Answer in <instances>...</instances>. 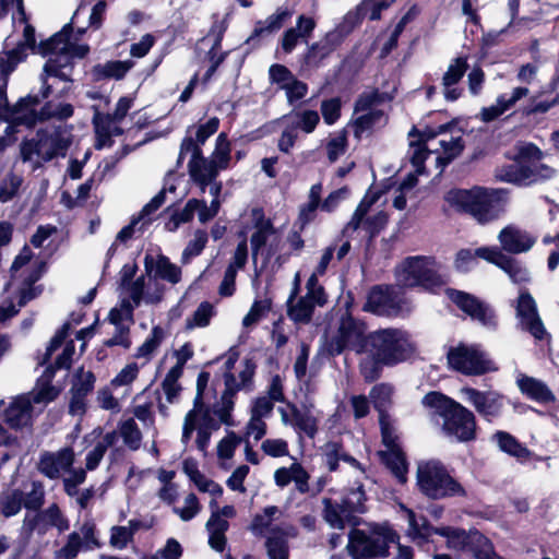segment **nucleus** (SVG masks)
I'll list each match as a JSON object with an SVG mask.
<instances>
[{
  "label": "nucleus",
  "mask_w": 559,
  "mask_h": 559,
  "mask_svg": "<svg viewBox=\"0 0 559 559\" xmlns=\"http://www.w3.org/2000/svg\"><path fill=\"white\" fill-rule=\"evenodd\" d=\"M40 51L47 57L40 75V95L41 98H47L52 94L53 88V82H50V80L71 83L73 58L85 57L90 48L87 45L76 43V38L72 36V26L68 24L59 33L44 43L40 47Z\"/></svg>",
  "instance_id": "f257e3e1"
},
{
  "label": "nucleus",
  "mask_w": 559,
  "mask_h": 559,
  "mask_svg": "<svg viewBox=\"0 0 559 559\" xmlns=\"http://www.w3.org/2000/svg\"><path fill=\"white\" fill-rule=\"evenodd\" d=\"M451 127L445 123L437 128L427 127L418 134L415 129L409 132L408 156L416 175L425 173L424 163L430 156H435L437 166L444 167L462 152V139L447 133Z\"/></svg>",
  "instance_id": "f03ea898"
},
{
  "label": "nucleus",
  "mask_w": 559,
  "mask_h": 559,
  "mask_svg": "<svg viewBox=\"0 0 559 559\" xmlns=\"http://www.w3.org/2000/svg\"><path fill=\"white\" fill-rule=\"evenodd\" d=\"M444 202L452 210L469 214L477 223L485 225L502 215L506 206V194L501 190L481 187L455 188L444 194Z\"/></svg>",
  "instance_id": "7ed1b4c3"
},
{
  "label": "nucleus",
  "mask_w": 559,
  "mask_h": 559,
  "mask_svg": "<svg viewBox=\"0 0 559 559\" xmlns=\"http://www.w3.org/2000/svg\"><path fill=\"white\" fill-rule=\"evenodd\" d=\"M544 153L538 146L533 143L522 144L512 164L496 169V178L518 186H531L549 180L556 175V170L542 163Z\"/></svg>",
  "instance_id": "20e7f679"
},
{
  "label": "nucleus",
  "mask_w": 559,
  "mask_h": 559,
  "mask_svg": "<svg viewBox=\"0 0 559 559\" xmlns=\"http://www.w3.org/2000/svg\"><path fill=\"white\" fill-rule=\"evenodd\" d=\"M423 404L443 419L444 436L460 442L475 439L476 419L469 409L438 392L425 395Z\"/></svg>",
  "instance_id": "39448f33"
},
{
  "label": "nucleus",
  "mask_w": 559,
  "mask_h": 559,
  "mask_svg": "<svg viewBox=\"0 0 559 559\" xmlns=\"http://www.w3.org/2000/svg\"><path fill=\"white\" fill-rule=\"evenodd\" d=\"M20 60L16 50L0 53V120L17 126L34 127L36 123L43 122L41 109L39 111L36 109L39 103L38 97L29 95L22 98L13 107L9 106L7 99L8 79Z\"/></svg>",
  "instance_id": "423d86ee"
},
{
  "label": "nucleus",
  "mask_w": 559,
  "mask_h": 559,
  "mask_svg": "<svg viewBox=\"0 0 559 559\" xmlns=\"http://www.w3.org/2000/svg\"><path fill=\"white\" fill-rule=\"evenodd\" d=\"M210 381L209 372H201L197 380V395L194 399L193 408L190 409L182 424L181 443L187 449L192 441L193 433H195V445L201 452H205L211 436L214 431L219 429V419L214 418V414L204 403V391Z\"/></svg>",
  "instance_id": "0eeeda50"
},
{
  "label": "nucleus",
  "mask_w": 559,
  "mask_h": 559,
  "mask_svg": "<svg viewBox=\"0 0 559 559\" xmlns=\"http://www.w3.org/2000/svg\"><path fill=\"white\" fill-rule=\"evenodd\" d=\"M45 380L29 393L15 396L4 412L5 421L12 428H23L31 424L34 415L40 413L44 407L53 401L58 395V390L48 382L53 376V370H46Z\"/></svg>",
  "instance_id": "6e6552de"
},
{
  "label": "nucleus",
  "mask_w": 559,
  "mask_h": 559,
  "mask_svg": "<svg viewBox=\"0 0 559 559\" xmlns=\"http://www.w3.org/2000/svg\"><path fill=\"white\" fill-rule=\"evenodd\" d=\"M394 0H364L357 8L355 14L348 13L345 16L343 25L329 32L324 38L313 44L306 56V61L309 64L318 66L319 62L332 53L344 40L346 35L350 32L353 26H346L348 22L354 21L356 17H368L369 20L380 19L381 11L389 8Z\"/></svg>",
  "instance_id": "1a4fd4ad"
},
{
  "label": "nucleus",
  "mask_w": 559,
  "mask_h": 559,
  "mask_svg": "<svg viewBox=\"0 0 559 559\" xmlns=\"http://www.w3.org/2000/svg\"><path fill=\"white\" fill-rule=\"evenodd\" d=\"M369 350L383 366H395L411 358L416 345L412 335L403 329L388 328L369 333Z\"/></svg>",
  "instance_id": "9d476101"
},
{
  "label": "nucleus",
  "mask_w": 559,
  "mask_h": 559,
  "mask_svg": "<svg viewBox=\"0 0 559 559\" xmlns=\"http://www.w3.org/2000/svg\"><path fill=\"white\" fill-rule=\"evenodd\" d=\"M416 478L419 490L431 499L465 495L462 485L450 476L439 461L420 462L417 466Z\"/></svg>",
  "instance_id": "9b49d317"
},
{
  "label": "nucleus",
  "mask_w": 559,
  "mask_h": 559,
  "mask_svg": "<svg viewBox=\"0 0 559 559\" xmlns=\"http://www.w3.org/2000/svg\"><path fill=\"white\" fill-rule=\"evenodd\" d=\"M44 266L41 261L33 260V252L28 247H24L14 259L9 286L20 293L19 307L24 306L38 295L39 290L34 284L41 276Z\"/></svg>",
  "instance_id": "f8f14e48"
},
{
  "label": "nucleus",
  "mask_w": 559,
  "mask_h": 559,
  "mask_svg": "<svg viewBox=\"0 0 559 559\" xmlns=\"http://www.w3.org/2000/svg\"><path fill=\"white\" fill-rule=\"evenodd\" d=\"M396 538V533L388 525H378L369 533L353 530L349 534L347 549L354 559L386 556L389 546L395 544Z\"/></svg>",
  "instance_id": "ddd939ff"
},
{
  "label": "nucleus",
  "mask_w": 559,
  "mask_h": 559,
  "mask_svg": "<svg viewBox=\"0 0 559 559\" xmlns=\"http://www.w3.org/2000/svg\"><path fill=\"white\" fill-rule=\"evenodd\" d=\"M439 265L432 258L409 257L396 269V281L403 287L432 288L442 284Z\"/></svg>",
  "instance_id": "4468645a"
},
{
  "label": "nucleus",
  "mask_w": 559,
  "mask_h": 559,
  "mask_svg": "<svg viewBox=\"0 0 559 559\" xmlns=\"http://www.w3.org/2000/svg\"><path fill=\"white\" fill-rule=\"evenodd\" d=\"M368 335L366 323L346 313L340 320L336 335L328 343V352L333 356L345 349H352L357 354L368 353Z\"/></svg>",
  "instance_id": "2eb2a0df"
},
{
  "label": "nucleus",
  "mask_w": 559,
  "mask_h": 559,
  "mask_svg": "<svg viewBox=\"0 0 559 559\" xmlns=\"http://www.w3.org/2000/svg\"><path fill=\"white\" fill-rule=\"evenodd\" d=\"M255 365L250 359H246L237 377L229 372L225 373V391L221 401L213 406V414L218 417L219 426L231 425L234 396L238 391L250 390Z\"/></svg>",
  "instance_id": "dca6fc26"
},
{
  "label": "nucleus",
  "mask_w": 559,
  "mask_h": 559,
  "mask_svg": "<svg viewBox=\"0 0 559 559\" xmlns=\"http://www.w3.org/2000/svg\"><path fill=\"white\" fill-rule=\"evenodd\" d=\"M300 283L299 273L295 275L294 289L287 301L288 317L299 323L310 321L313 310L317 306L322 307L326 302V295L321 285H314V278H309L306 285L307 293L305 296L296 298Z\"/></svg>",
  "instance_id": "f3484780"
},
{
  "label": "nucleus",
  "mask_w": 559,
  "mask_h": 559,
  "mask_svg": "<svg viewBox=\"0 0 559 559\" xmlns=\"http://www.w3.org/2000/svg\"><path fill=\"white\" fill-rule=\"evenodd\" d=\"M382 443L385 450L380 451L383 463L392 471L400 483L406 481L407 465L402 451L397 429L389 415H382L379 419Z\"/></svg>",
  "instance_id": "a211bd4d"
},
{
  "label": "nucleus",
  "mask_w": 559,
  "mask_h": 559,
  "mask_svg": "<svg viewBox=\"0 0 559 559\" xmlns=\"http://www.w3.org/2000/svg\"><path fill=\"white\" fill-rule=\"evenodd\" d=\"M380 195L377 191H368L350 221L346 224L343 229V235L350 238L355 231L362 229L370 237H373L380 231L386 224V215L383 211H377L373 213L372 205L379 200Z\"/></svg>",
  "instance_id": "6ab92c4d"
},
{
  "label": "nucleus",
  "mask_w": 559,
  "mask_h": 559,
  "mask_svg": "<svg viewBox=\"0 0 559 559\" xmlns=\"http://www.w3.org/2000/svg\"><path fill=\"white\" fill-rule=\"evenodd\" d=\"M449 366L464 374L477 376L498 368L487 355L475 345L459 344L448 352Z\"/></svg>",
  "instance_id": "aec40b11"
},
{
  "label": "nucleus",
  "mask_w": 559,
  "mask_h": 559,
  "mask_svg": "<svg viewBox=\"0 0 559 559\" xmlns=\"http://www.w3.org/2000/svg\"><path fill=\"white\" fill-rule=\"evenodd\" d=\"M248 230L251 231L250 245L254 261L259 254L271 255L275 251L280 235L261 209H252Z\"/></svg>",
  "instance_id": "412c9836"
},
{
  "label": "nucleus",
  "mask_w": 559,
  "mask_h": 559,
  "mask_svg": "<svg viewBox=\"0 0 559 559\" xmlns=\"http://www.w3.org/2000/svg\"><path fill=\"white\" fill-rule=\"evenodd\" d=\"M133 272H124L121 280L122 294H127L138 307L144 302L146 305L159 304L165 295L166 288L157 278L142 275L134 281H130Z\"/></svg>",
  "instance_id": "4be33fe9"
},
{
  "label": "nucleus",
  "mask_w": 559,
  "mask_h": 559,
  "mask_svg": "<svg viewBox=\"0 0 559 559\" xmlns=\"http://www.w3.org/2000/svg\"><path fill=\"white\" fill-rule=\"evenodd\" d=\"M378 102L379 95L374 91L364 93L356 102L355 114L357 117L353 123L356 138L360 139L373 128L384 124V114L376 107Z\"/></svg>",
  "instance_id": "5701e85b"
},
{
  "label": "nucleus",
  "mask_w": 559,
  "mask_h": 559,
  "mask_svg": "<svg viewBox=\"0 0 559 559\" xmlns=\"http://www.w3.org/2000/svg\"><path fill=\"white\" fill-rule=\"evenodd\" d=\"M187 153H191V159L188 164L189 174L192 180L204 191L205 187L216 178L219 169L214 162L201 155L199 145L191 138L182 141L180 157Z\"/></svg>",
  "instance_id": "b1692460"
},
{
  "label": "nucleus",
  "mask_w": 559,
  "mask_h": 559,
  "mask_svg": "<svg viewBox=\"0 0 559 559\" xmlns=\"http://www.w3.org/2000/svg\"><path fill=\"white\" fill-rule=\"evenodd\" d=\"M99 547L95 523L85 521L69 535L67 544L57 551L56 559H74L81 550H93Z\"/></svg>",
  "instance_id": "393cba45"
},
{
  "label": "nucleus",
  "mask_w": 559,
  "mask_h": 559,
  "mask_svg": "<svg viewBox=\"0 0 559 559\" xmlns=\"http://www.w3.org/2000/svg\"><path fill=\"white\" fill-rule=\"evenodd\" d=\"M448 296L462 311L478 321L485 328L491 330L497 328L496 313L488 305L460 290L450 289L448 290Z\"/></svg>",
  "instance_id": "a878e982"
},
{
  "label": "nucleus",
  "mask_w": 559,
  "mask_h": 559,
  "mask_svg": "<svg viewBox=\"0 0 559 559\" xmlns=\"http://www.w3.org/2000/svg\"><path fill=\"white\" fill-rule=\"evenodd\" d=\"M519 326L536 340H543L546 329L538 314L534 298L527 292H521L515 306Z\"/></svg>",
  "instance_id": "bb28decb"
},
{
  "label": "nucleus",
  "mask_w": 559,
  "mask_h": 559,
  "mask_svg": "<svg viewBox=\"0 0 559 559\" xmlns=\"http://www.w3.org/2000/svg\"><path fill=\"white\" fill-rule=\"evenodd\" d=\"M461 393L465 401L472 404L486 420L491 421L501 415L504 407V397L498 392H484L473 388H464Z\"/></svg>",
  "instance_id": "cd10ccee"
},
{
  "label": "nucleus",
  "mask_w": 559,
  "mask_h": 559,
  "mask_svg": "<svg viewBox=\"0 0 559 559\" xmlns=\"http://www.w3.org/2000/svg\"><path fill=\"white\" fill-rule=\"evenodd\" d=\"M270 80L277 84L286 94L289 105L302 99L308 93V85L298 80L292 71L283 64H273L269 70Z\"/></svg>",
  "instance_id": "c85d7f7f"
},
{
  "label": "nucleus",
  "mask_w": 559,
  "mask_h": 559,
  "mask_svg": "<svg viewBox=\"0 0 559 559\" xmlns=\"http://www.w3.org/2000/svg\"><path fill=\"white\" fill-rule=\"evenodd\" d=\"M143 263L146 276L164 281L173 286L179 284L182 280L181 267L162 253H146Z\"/></svg>",
  "instance_id": "c756f323"
},
{
  "label": "nucleus",
  "mask_w": 559,
  "mask_h": 559,
  "mask_svg": "<svg viewBox=\"0 0 559 559\" xmlns=\"http://www.w3.org/2000/svg\"><path fill=\"white\" fill-rule=\"evenodd\" d=\"M75 456L71 448L66 447L56 452H44L37 463L38 471L50 479H57L62 473L69 471Z\"/></svg>",
  "instance_id": "7c9ffc66"
},
{
  "label": "nucleus",
  "mask_w": 559,
  "mask_h": 559,
  "mask_svg": "<svg viewBox=\"0 0 559 559\" xmlns=\"http://www.w3.org/2000/svg\"><path fill=\"white\" fill-rule=\"evenodd\" d=\"M364 310L378 316L392 317L397 316L401 308L393 288L378 286L369 293Z\"/></svg>",
  "instance_id": "2f4dec72"
},
{
  "label": "nucleus",
  "mask_w": 559,
  "mask_h": 559,
  "mask_svg": "<svg viewBox=\"0 0 559 559\" xmlns=\"http://www.w3.org/2000/svg\"><path fill=\"white\" fill-rule=\"evenodd\" d=\"M298 531L290 524L273 527L266 536L265 548L270 559H288V540L295 538Z\"/></svg>",
  "instance_id": "473e14b6"
},
{
  "label": "nucleus",
  "mask_w": 559,
  "mask_h": 559,
  "mask_svg": "<svg viewBox=\"0 0 559 559\" xmlns=\"http://www.w3.org/2000/svg\"><path fill=\"white\" fill-rule=\"evenodd\" d=\"M70 330L71 324L66 322L61 329L57 331L47 347L46 359H48L58 348L62 346V353L56 358L55 361V368L57 369H69L72 364V359L75 354V346L74 340L67 341Z\"/></svg>",
  "instance_id": "72a5a7b5"
},
{
  "label": "nucleus",
  "mask_w": 559,
  "mask_h": 559,
  "mask_svg": "<svg viewBox=\"0 0 559 559\" xmlns=\"http://www.w3.org/2000/svg\"><path fill=\"white\" fill-rule=\"evenodd\" d=\"M467 68V60L464 57H457L449 64L441 82L443 95L448 102H454L461 97L463 90L459 83Z\"/></svg>",
  "instance_id": "f704fd0d"
},
{
  "label": "nucleus",
  "mask_w": 559,
  "mask_h": 559,
  "mask_svg": "<svg viewBox=\"0 0 559 559\" xmlns=\"http://www.w3.org/2000/svg\"><path fill=\"white\" fill-rule=\"evenodd\" d=\"M498 240L503 250L510 253H522L528 251L536 238L527 231L515 226L504 227L498 235Z\"/></svg>",
  "instance_id": "c9c22d12"
},
{
  "label": "nucleus",
  "mask_w": 559,
  "mask_h": 559,
  "mask_svg": "<svg viewBox=\"0 0 559 559\" xmlns=\"http://www.w3.org/2000/svg\"><path fill=\"white\" fill-rule=\"evenodd\" d=\"M38 136L39 160H37L36 164L51 160L58 156L63 157L66 155L70 145V141L63 135L61 130H55L50 134L39 132Z\"/></svg>",
  "instance_id": "e433bc0d"
},
{
  "label": "nucleus",
  "mask_w": 559,
  "mask_h": 559,
  "mask_svg": "<svg viewBox=\"0 0 559 559\" xmlns=\"http://www.w3.org/2000/svg\"><path fill=\"white\" fill-rule=\"evenodd\" d=\"M309 479L310 475L308 472L297 462H294L288 467H280L274 472L276 486L284 488L294 481L297 491L300 493L309 492Z\"/></svg>",
  "instance_id": "4c0bfd02"
},
{
  "label": "nucleus",
  "mask_w": 559,
  "mask_h": 559,
  "mask_svg": "<svg viewBox=\"0 0 559 559\" xmlns=\"http://www.w3.org/2000/svg\"><path fill=\"white\" fill-rule=\"evenodd\" d=\"M399 513L402 519L407 521V535L414 542L420 544L436 533V528L428 523L426 518L416 514L412 509H408L404 504L399 506Z\"/></svg>",
  "instance_id": "58836bf2"
},
{
  "label": "nucleus",
  "mask_w": 559,
  "mask_h": 559,
  "mask_svg": "<svg viewBox=\"0 0 559 559\" xmlns=\"http://www.w3.org/2000/svg\"><path fill=\"white\" fill-rule=\"evenodd\" d=\"M516 385L523 395L537 403L547 404L555 401V395L547 384L536 378L519 373Z\"/></svg>",
  "instance_id": "ea45409f"
},
{
  "label": "nucleus",
  "mask_w": 559,
  "mask_h": 559,
  "mask_svg": "<svg viewBox=\"0 0 559 559\" xmlns=\"http://www.w3.org/2000/svg\"><path fill=\"white\" fill-rule=\"evenodd\" d=\"M120 120L112 115H103L97 109L93 117V124L96 133L95 147L100 150L111 144V136L119 135L122 130L119 127Z\"/></svg>",
  "instance_id": "a19ab883"
},
{
  "label": "nucleus",
  "mask_w": 559,
  "mask_h": 559,
  "mask_svg": "<svg viewBox=\"0 0 559 559\" xmlns=\"http://www.w3.org/2000/svg\"><path fill=\"white\" fill-rule=\"evenodd\" d=\"M527 87H515L510 95L502 94L498 96L496 104L485 107L480 111V118L485 122L492 121L500 117L502 114L511 109L520 99L528 94Z\"/></svg>",
  "instance_id": "79ce46f5"
},
{
  "label": "nucleus",
  "mask_w": 559,
  "mask_h": 559,
  "mask_svg": "<svg viewBox=\"0 0 559 559\" xmlns=\"http://www.w3.org/2000/svg\"><path fill=\"white\" fill-rule=\"evenodd\" d=\"M320 418L321 412L317 411L312 404H305L301 408H297L294 430L298 435L304 433L309 438H314Z\"/></svg>",
  "instance_id": "37998d69"
},
{
  "label": "nucleus",
  "mask_w": 559,
  "mask_h": 559,
  "mask_svg": "<svg viewBox=\"0 0 559 559\" xmlns=\"http://www.w3.org/2000/svg\"><path fill=\"white\" fill-rule=\"evenodd\" d=\"M164 194L165 191H160L157 195H155L150 203H147L141 211L138 219L132 221V223L126 227H123L117 235L116 241L124 242L130 239L134 233V229L139 223H141L140 229H142L145 225L151 222V215L159 209V206L164 203Z\"/></svg>",
  "instance_id": "c03bdc74"
},
{
  "label": "nucleus",
  "mask_w": 559,
  "mask_h": 559,
  "mask_svg": "<svg viewBox=\"0 0 559 559\" xmlns=\"http://www.w3.org/2000/svg\"><path fill=\"white\" fill-rule=\"evenodd\" d=\"M492 438L502 452L514 456L520 462H526L532 456L531 451L526 447L521 444L512 435L506 431H498Z\"/></svg>",
  "instance_id": "a18cd8bd"
},
{
  "label": "nucleus",
  "mask_w": 559,
  "mask_h": 559,
  "mask_svg": "<svg viewBox=\"0 0 559 559\" xmlns=\"http://www.w3.org/2000/svg\"><path fill=\"white\" fill-rule=\"evenodd\" d=\"M229 524L227 520L222 519L219 513L212 512L209 521L206 522V530L209 532V544L216 551H223L226 545L225 533Z\"/></svg>",
  "instance_id": "49530a36"
},
{
  "label": "nucleus",
  "mask_w": 559,
  "mask_h": 559,
  "mask_svg": "<svg viewBox=\"0 0 559 559\" xmlns=\"http://www.w3.org/2000/svg\"><path fill=\"white\" fill-rule=\"evenodd\" d=\"M322 457L330 472H334L338 467V462L344 461L353 466L359 467V463L350 455L346 454L341 443L329 441L322 448Z\"/></svg>",
  "instance_id": "de8ad7c7"
},
{
  "label": "nucleus",
  "mask_w": 559,
  "mask_h": 559,
  "mask_svg": "<svg viewBox=\"0 0 559 559\" xmlns=\"http://www.w3.org/2000/svg\"><path fill=\"white\" fill-rule=\"evenodd\" d=\"M475 531L466 532L464 530L450 526L436 528V534L447 538V545L453 550L468 551L472 545V537Z\"/></svg>",
  "instance_id": "09e8293b"
},
{
  "label": "nucleus",
  "mask_w": 559,
  "mask_h": 559,
  "mask_svg": "<svg viewBox=\"0 0 559 559\" xmlns=\"http://www.w3.org/2000/svg\"><path fill=\"white\" fill-rule=\"evenodd\" d=\"M286 119L287 122L297 131L301 130L302 132L309 134L316 130L320 121V116L316 110L302 109L292 112L287 116Z\"/></svg>",
  "instance_id": "8fccbe9b"
},
{
  "label": "nucleus",
  "mask_w": 559,
  "mask_h": 559,
  "mask_svg": "<svg viewBox=\"0 0 559 559\" xmlns=\"http://www.w3.org/2000/svg\"><path fill=\"white\" fill-rule=\"evenodd\" d=\"M133 67L130 60H115L108 61L104 64H97L93 69V74L97 80L100 79H122L126 73Z\"/></svg>",
  "instance_id": "3c124183"
},
{
  "label": "nucleus",
  "mask_w": 559,
  "mask_h": 559,
  "mask_svg": "<svg viewBox=\"0 0 559 559\" xmlns=\"http://www.w3.org/2000/svg\"><path fill=\"white\" fill-rule=\"evenodd\" d=\"M117 440V433L115 431L107 432L103 438L95 444V447L86 455V469L94 471L103 460L107 449Z\"/></svg>",
  "instance_id": "603ef678"
},
{
  "label": "nucleus",
  "mask_w": 559,
  "mask_h": 559,
  "mask_svg": "<svg viewBox=\"0 0 559 559\" xmlns=\"http://www.w3.org/2000/svg\"><path fill=\"white\" fill-rule=\"evenodd\" d=\"M281 515V511L277 507L271 506L266 507L262 513L257 514L252 523L250 525L251 532L257 535H269L270 531L273 528L271 527L274 520L278 519Z\"/></svg>",
  "instance_id": "864d4df0"
},
{
  "label": "nucleus",
  "mask_w": 559,
  "mask_h": 559,
  "mask_svg": "<svg viewBox=\"0 0 559 559\" xmlns=\"http://www.w3.org/2000/svg\"><path fill=\"white\" fill-rule=\"evenodd\" d=\"M393 393L394 388L389 383L377 384L370 390L369 397L371 399L374 408L379 412V417L388 415L386 409L392 403Z\"/></svg>",
  "instance_id": "5fc2aeb1"
},
{
  "label": "nucleus",
  "mask_w": 559,
  "mask_h": 559,
  "mask_svg": "<svg viewBox=\"0 0 559 559\" xmlns=\"http://www.w3.org/2000/svg\"><path fill=\"white\" fill-rule=\"evenodd\" d=\"M73 112L74 108L70 103L50 100L41 107V119L63 121L72 117Z\"/></svg>",
  "instance_id": "6e6d98bb"
},
{
  "label": "nucleus",
  "mask_w": 559,
  "mask_h": 559,
  "mask_svg": "<svg viewBox=\"0 0 559 559\" xmlns=\"http://www.w3.org/2000/svg\"><path fill=\"white\" fill-rule=\"evenodd\" d=\"M165 337L166 331L159 325L154 326L144 343L136 349L135 357L151 359Z\"/></svg>",
  "instance_id": "4d7b16f0"
},
{
  "label": "nucleus",
  "mask_w": 559,
  "mask_h": 559,
  "mask_svg": "<svg viewBox=\"0 0 559 559\" xmlns=\"http://www.w3.org/2000/svg\"><path fill=\"white\" fill-rule=\"evenodd\" d=\"M476 559H503L496 554L491 542L478 531L474 532L469 550Z\"/></svg>",
  "instance_id": "13d9d810"
},
{
  "label": "nucleus",
  "mask_w": 559,
  "mask_h": 559,
  "mask_svg": "<svg viewBox=\"0 0 559 559\" xmlns=\"http://www.w3.org/2000/svg\"><path fill=\"white\" fill-rule=\"evenodd\" d=\"M324 504V520L334 528H343L344 527V519L348 516L350 513L346 510V507L342 502V504L332 501L331 499H323Z\"/></svg>",
  "instance_id": "bf43d9fd"
},
{
  "label": "nucleus",
  "mask_w": 559,
  "mask_h": 559,
  "mask_svg": "<svg viewBox=\"0 0 559 559\" xmlns=\"http://www.w3.org/2000/svg\"><path fill=\"white\" fill-rule=\"evenodd\" d=\"M133 300L127 294L121 293V301L119 307L110 310L108 319L115 326L124 325V321H132L133 310L136 308Z\"/></svg>",
  "instance_id": "052dcab7"
},
{
  "label": "nucleus",
  "mask_w": 559,
  "mask_h": 559,
  "mask_svg": "<svg viewBox=\"0 0 559 559\" xmlns=\"http://www.w3.org/2000/svg\"><path fill=\"white\" fill-rule=\"evenodd\" d=\"M24 506V495L20 490H9L0 497V512L10 518L17 514Z\"/></svg>",
  "instance_id": "680f3d73"
},
{
  "label": "nucleus",
  "mask_w": 559,
  "mask_h": 559,
  "mask_svg": "<svg viewBox=\"0 0 559 559\" xmlns=\"http://www.w3.org/2000/svg\"><path fill=\"white\" fill-rule=\"evenodd\" d=\"M215 316V308L209 301H203L195 309L193 314L186 320V328L193 330L195 328H205L210 324L211 319Z\"/></svg>",
  "instance_id": "e2e57ef3"
},
{
  "label": "nucleus",
  "mask_w": 559,
  "mask_h": 559,
  "mask_svg": "<svg viewBox=\"0 0 559 559\" xmlns=\"http://www.w3.org/2000/svg\"><path fill=\"white\" fill-rule=\"evenodd\" d=\"M197 205V199H191L186 203L182 210L175 211L165 224L166 230L174 233L180 225L190 222L195 214Z\"/></svg>",
  "instance_id": "0e129e2a"
},
{
  "label": "nucleus",
  "mask_w": 559,
  "mask_h": 559,
  "mask_svg": "<svg viewBox=\"0 0 559 559\" xmlns=\"http://www.w3.org/2000/svg\"><path fill=\"white\" fill-rule=\"evenodd\" d=\"M207 242V234L198 229L193 234V239L189 241L181 254V263L183 265L190 263L191 259L201 254Z\"/></svg>",
  "instance_id": "69168bd1"
},
{
  "label": "nucleus",
  "mask_w": 559,
  "mask_h": 559,
  "mask_svg": "<svg viewBox=\"0 0 559 559\" xmlns=\"http://www.w3.org/2000/svg\"><path fill=\"white\" fill-rule=\"evenodd\" d=\"M39 521L44 522L46 526L56 527L59 532H64L70 527L68 519L56 504L44 510L39 515Z\"/></svg>",
  "instance_id": "338daca9"
},
{
  "label": "nucleus",
  "mask_w": 559,
  "mask_h": 559,
  "mask_svg": "<svg viewBox=\"0 0 559 559\" xmlns=\"http://www.w3.org/2000/svg\"><path fill=\"white\" fill-rule=\"evenodd\" d=\"M119 433L124 444L131 449L136 450L140 448L142 433L133 419H128L120 425Z\"/></svg>",
  "instance_id": "774afa93"
}]
</instances>
